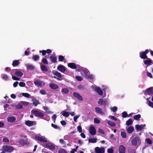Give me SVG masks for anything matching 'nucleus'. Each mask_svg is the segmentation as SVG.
Returning a JSON list of instances; mask_svg holds the SVG:
<instances>
[{
	"mask_svg": "<svg viewBox=\"0 0 153 153\" xmlns=\"http://www.w3.org/2000/svg\"><path fill=\"white\" fill-rule=\"evenodd\" d=\"M3 141L4 142L7 143L9 142V140L7 138L4 137L3 139Z\"/></svg>",
	"mask_w": 153,
	"mask_h": 153,
	"instance_id": "obj_58",
	"label": "nucleus"
},
{
	"mask_svg": "<svg viewBox=\"0 0 153 153\" xmlns=\"http://www.w3.org/2000/svg\"><path fill=\"white\" fill-rule=\"evenodd\" d=\"M104 101L103 99H100L98 101V103L99 105H103Z\"/></svg>",
	"mask_w": 153,
	"mask_h": 153,
	"instance_id": "obj_40",
	"label": "nucleus"
},
{
	"mask_svg": "<svg viewBox=\"0 0 153 153\" xmlns=\"http://www.w3.org/2000/svg\"><path fill=\"white\" fill-rule=\"evenodd\" d=\"M77 130L79 133H81L82 131V128L81 126H79L77 128Z\"/></svg>",
	"mask_w": 153,
	"mask_h": 153,
	"instance_id": "obj_57",
	"label": "nucleus"
},
{
	"mask_svg": "<svg viewBox=\"0 0 153 153\" xmlns=\"http://www.w3.org/2000/svg\"><path fill=\"white\" fill-rule=\"evenodd\" d=\"M135 128L137 130L140 131L143 128V127L139 125H137L135 126Z\"/></svg>",
	"mask_w": 153,
	"mask_h": 153,
	"instance_id": "obj_31",
	"label": "nucleus"
},
{
	"mask_svg": "<svg viewBox=\"0 0 153 153\" xmlns=\"http://www.w3.org/2000/svg\"><path fill=\"white\" fill-rule=\"evenodd\" d=\"M12 79L13 80L17 81L19 80L20 79L19 78L13 75H12Z\"/></svg>",
	"mask_w": 153,
	"mask_h": 153,
	"instance_id": "obj_54",
	"label": "nucleus"
},
{
	"mask_svg": "<svg viewBox=\"0 0 153 153\" xmlns=\"http://www.w3.org/2000/svg\"><path fill=\"white\" fill-rule=\"evenodd\" d=\"M46 91L44 89H41L39 93L42 95H45L46 94Z\"/></svg>",
	"mask_w": 153,
	"mask_h": 153,
	"instance_id": "obj_55",
	"label": "nucleus"
},
{
	"mask_svg": "<svg viewBox=\"0 0 153 153\" xmlns=\"http://www.w3.org/2000/svg\"><path fill=\"white\" fill-rule=\"evenodd\" d=\"M97 142V139L96 138H90L88 139V142L90 143H95Z\"/></svg>",
	"mask_w": 153,
	"mask_h": 153,
	"instance_id": "obj_29",
	"label": "nucleus"
},
{
	"mask_svg": "<svg viewBox=\"0 0 153 153\" xmlns=\"http://www.w3.org/2000/svg\"><path fill=\"white\" fill-rule=\"evenodd\" d=\"M126 149L123 145H121L119 146V153H125Z\"/></svg>",
	"mask_w": 153,
	"mask_h": 153,
	"instance_id": "obj_16",
	"label": "nucleus"
},
{
	"mask_svg": "<svg viewBox=\"0 0 153 153\" xmlns=\"http://www.w3.org/2000/svg\"><path fill=\"white\" fill-rule=\"evenodd\" d=\"M147 92L150 94H153V88H149L147 89Z\"/></svg>",
	"mask_w": 153,
	"mask_h": 153,
	"instance_id": "obj_32",
	"label": "nucleus"
},
{
	"mask_svg": "<svg viewBox=\"0 0 153 153\" xmlns=\"http://www.w3.org/2000/svg\"><path fill=\"white\" fill-rule=\"evenodd\" d=\"M39 53H42L43 56H45L46 53V51L45 50H43L42 51H40Z\"/></svg>",
	"mask_w": 153,
	"mask_h": 153,
	"instance_id": "obj_60",
	"label": "nucleus"
},
{
	"mask_svg": "<svg viewBox=\"0 0 153 153\" xmlns=\"http://www.w3.org/2000/svg\"><path fill=\"white\" fill-rule=\"evenodd\" d=\"M75 78L77 80L79 81H81L82 80V78L80 76H76Z\"/></svg>",
	"mask_w": 153,
	"mask_h": 153,
	"instance_id": "obj_53",
	"label": "nucleus"
},
{
	"mask_svg": "<svg viewBox=\"0 0 153 153\" xmlns=\"http://www.w3.org/2000/svg\"><path fill=\"white\" fill-rule=\"evenodd\" d=\"M111 109L112 111H113V112H115L117 111V107L114 106L113 107L111 108Z\"/></svg>",
	"mask_w": 153,
	"mask_h": 153,
	"instance_id": "obj_47",
	"label": "nucleus"
},
{
	"mask_svg": "<svg viewBox=\"0 0 153 153\" xmlns=\"http://www.w3.org/2000/svg\"><path fill=\"white\" fill-rule=\"evenodd\" d=\"M121 135L123 138H126V133L124 131H121Z\"/></svg>",
	"mask_w": 153,
	"mask_h": 153,
	"instance_id": "obj_39",
	"label": "nucleus"
},
{
	"mask_svg": "<svg viewBox=\"0 0 153 153\" xmlns=\"http://www.w3.org/2000/svg\"><path fill=\"white\" fill-rule=\"evenodd\" d=\"M107 152L108 153H113L114 150L112 148H109L107 149Z\"/></svg>",
	"mask_w": 153,
	"mask_h": 153,
	"instance_id": "obj_62",
	"label": "nucleus"
},
{
	"mask_svg": "<svg viewBox=\"0 0 153 153\" xmlns=\"http://www.w3.org/2000/svg\"><path fill=\"white\" fill-rule=\"evenodd\" d=\"M34 83L36 85L40 87L44 86L45 85V82L43 81L38 80L35 81Z\"/></svg>",
	"mask_w": 153,
	"mask_h": 153,
	"instance_id": "obj_5",
	"label": "nucleus"
},
{
	"mask_svg": "<svg viewBox=\"0 0 153 153\" xmlns=\"http://www.w3.org/2000/svg\"><path fill=\"white\" fill-rule=\"evenodd\" d=\"M35 137L37 140L39 141L45 143H46L47 142V140H46L40 136L36 135L35 136Z\"/></svg>",
	"mask_w": 153,
	"mask_h": 153,
	"instance_id": "obj_10",
	"label": "nucleus"
},
{
	"mask_svg": "<svg viewBox=\"0 0 153 153\" xmlns=\"http://www.w3.org/2000/svg\"><path fill=\"white\" fill-rule=\"evenodd\" d=\"M31 112L34 114L35 116L39 117L41 118L43 117L45 115L43 113L35 109L32 110Z\"/></svg>",
	"mask_w": 153,
	"mask_h": 153,
	"instance_id": "obj_1",
	"label": "nucleus"
},
{
	"mask_svg": "<svg viewBox=\"0 0 153 153\" xmlns=\"http://www.w3.org/2000/svg\"><path fill=\"white\" fill-rule=\"evenodd\" d=\"M62 115L65 117H68L69 116L70 114L68 112L63 111Z\"/></svg>",
	"mask_w": 153,
	"mask_h": 153,
	"instance_id": "obj_38",
	"label": "nucleus"
},
{
	"mask_svg": "<svg viewBox=\"0 0 153 153\" xmlns=\"http://www.w3.org/2000/svg\"><path fill=\"white\" fill-rule=\"evenodd\" d=\"M80 71L83 72V73L85 74V75H87L88 74V72L87 71V70H86L85 69H83L82 68V69H80Z\"/></svg>",
	"mask_w": 153,
	"mask_h": 153,
	"instance_id": "obj_46",
	"label": "nucleus"
},
{
	"mask_svg": "<svg viewBox=\"0 0 153 153\" xmlns=\"http://www.w3.org/2000/svg\"><path fill=\"white\" fill-rule=\"evenodd\" d=\"M147 59L146 60H143V62L144 64L146 65L147 66H148L152 63V60L149 58Z\"/></svg>",
	"mask_w": 153,
	"mask_h": 153,
	"instance_id": "obj_14",
	"label": "nucleus"
},
{
	"mask_svg": "<svg viewBox=\"0 0 153 153\" xmlns=\"http://www.w3.org/2000/svg\"><path fill=\"white\" fill-rule=\"evenodd\" d=\"M105 149L104 148H100L97 147L95 148V152L96 153H104Z\"/></svg>",
	"mask_w": 153,
	"mask_h": 153,
	"instance_id": "obj_8",
	"label": "nucleus"
},
{
	"mask_svg": "<svg viewBox=\"0 0 153 153\" xmlns=\"http://www.w3.org/2000/svg\"><path fill=\"white\" fill-rule=\"evenodd\" d=\"M79 116H80L79 115H76V116H75L74 117V120L75 122H77V120L79 117Z\"/></svg>",
	"mask_w": 153,
	"mask_h": 153,
	"instance_id": "obj_63",
	"label": "nucleus"
},
{
	"mask_svg": "<svg viewBox=\"0 0 153 153\" xmlns=\"http://www.w3.org/2000/svg\"><path fill=\"white\" fill-rule=\"evenodd\" d=\"M146 143L149 144H151L152 143V140L150 138H147L146 140Z\"/></svg>",
	"mask_w": 153,
	"mask_h": 153,
	"instance_id": "obj_52",
	"label": "nucleus"
},
{
	"mask_svg": "<svg viewBox=\"0 0 153 153\" xmlns=\"http://www.w3.org/2000/svg\"><path fill=\"white\" fill-rule=\"evenodd\" d=\"M73 95L75 97L77 98L80 101H82L83 100V98L82 96L77 92H74L73 93Z\"/></svg>",
	"mask_w": 153,
	"mask_h": 153,
	"instance_id": "obj_9",
	"label": "nucleus"
},
{
	"mask_svg": "<svg viewBox=\"0 0 153 153\" xmlns=\"http://www.w3.org/2000/svg\"><path fill=\"white\" fill-rule=\"evenodd\" d=\"M127 130L129 134H131L134 131V129L133 126H130L128 128Z\"/></svg>",
	"mask_w": 153,
	"mask_h": 153,
	"instance_id": "obj_24",
	"label": "nucleus"
},
{
	"mask_svg": "<svg viewBox=\"0 0 153 153\" xmlns=\"http://www.w3.org/2000/svg\"><path fill=\"white\" fill-rule=\"evenodd\" d=\"M39 56L38 55H34L32 57V59L35 61H37L39 59Z\"/></svg>",
	"mask_w": 153,
	"mask_h": 153,
	"instance_id": "obj_34",
	"label": "nucleus"
},
{
	"mask_svg": "<svg viewBox=\"0 0 153 153\" xmlns=\"http://www.w3.org/2000/svg\"><path fill=\"white\" fill-rule=\"evenodd\" d=\"M89 130L90 134L92 135H94L96 133V129L93 126H91L89 128Z\"/></svg>",
	"mask_w": 153,
	"mask_h": 153,
	"instance_id": "obj_6",
	"label": "nucleus"
},
{
	"mask_svg": "<svg viewBox=\"0 0 153 153\" xmlns=\"http://www.w3.org/2000/svg\"><path fill=\"white\" fill-rule=\"evenodd\" d=\"M1 76L3 79L5 80H7L8 79L9 77L7 75L5 74H2Z\"/></svg>",
	"mask_w": 153,
	"mask_h": 153,
	"instance_id": "obj_37",
	"label": "nucleus"
},
{
	"mask_svg": "<svg viewBox=\"0 0 153 153\" xmlns=\"http://www.w3.org/2000/svg\"><path fill=\"white\" fill-rule=\"evenodd\" d=\"M148 105L150 107L153 108V103L152 102L149 101L148 102Z\"/></svg>",
	"mask_w": 153,
	"mask_h": 153,
	"instance_id": "obj_64",
	"label": "nucleus"
},
{
	"mask_svg": "<svg viewBox=\"0 0 153 153\" xmlns=\"http://www.w3.org/2000/svg\"><path fill=\"white\" fill-rule=\"evenodd\" d=\"M141 117L140 114H138L134 116V118L135 120H138Z\"/></svg>",
	"mask_w": 153,
	"mask_h": 153,
	"instance_id": "obj_41",
	"label": "nucleus"
},
{
	"mask_svg": "<svg viewBox=\"0 0 153 153\" xmlns=\"http://www.w3.org/2000/svg\"><path fill=\"white\" fill-rule=\"evenodd\" d=\"M53 74L56 76L53 77L54 79H56L58 80L61 81L62 80V76L61 74L57 71H53Z\"/></svg>",
	"mask_w": 153,
	"mask_h": 153,
	"instance_id": "obj_2",
	"label": "nucleus"
},
{
	"mask_svg": "<svg viewBox=\"0 0 153 153\" xmlns=\"http://www.w3.org/2000/svg\"><path fill=\"white\" fill-rule=\"evenodd\" d=\"M26 68L27 70L31 71L35 69L34 66L32 65H27Z\"/></svg>",
	"mask_w": 153,
	"mask_h": 153,
	"instance_id": "obj_23",
	"label": "nucleus"
},
{
	"mask_svg": "<svg viewBox=\"0 0 153 153\" xmlns=\"http://www.w3.org/2000/svg\"><path fill=\"white\" fill-rule=\"evenodd\" d=\"M22 95L27 98H29L30 96V94L27 93H22Z\"/></svg>",
	"mask_w": 153,
	"mask_h": 153,
	"instance_id": "obj_48",
	"label": "nucleus"
},
{
	"mask_svg": "<svg viewBox=\"0 0 153 153\" xmlns=\"http://www.w3.org/2000/svg\"><path fill=\"white\" fill-rule=\"evenodd\" d=\"M95 110L97 113L102 115L104 114L102 111V109L99 107H96L95 108Z\"/></svg>",
	"mask_w": 153,
	"mask_h": 153,
	"instance_id": "obj_12",
	"label": "nucleus"
},
{
	"mask_svg": "<svg viewBox=\"0 0 153 153\" xmlns=\"http://www.w3.org/2000/svg\"><path fill=\"white\" fill-rule=\"evenodd\" d=\"M57 69L62 73H64L66 71L65 67L62 65H59L57 67Z\"/></svg>",
	"mask_w": 153,
	"mask_h": 153,
	"instance_id": "obj_7",
	"label": "nucleus"
},
{
	"mask_svg": "<svg viewBox=\"0 0 153 153\" xmlns=\"http://www.w3.org/2000/svg\"><path fill=\"white\" fill-rule=\"evenodd\" d=\"M43 109L45 111H46L48 114H50L51 112L49 110L48 108L46 106L43 107Z\"/></svg>",
	"mask_w": 153,
	"mask_h": 153,
	"instance_id": "obj_42",
	"label": "nucleus"
},
{
	"mask_svg": "<svg viewBox=\"0 0 153 153\" xmlns=\"http://www.w3.org/2000/svg\"><path fill=\"white\" fill-rule=\"evenodd\" d=\"M107 123L108 125L112 127L116 125L115 123L114 122L111 121H107Z\"/></svg>",
	"mask_w": 153,
	"mask_h": 153,
	"instance_id": "obj_33",
	"label": "nucleus"
},
{
	"mask_svg": "<svg viewBox=\"0 0 153 153\" xmlns=\"http://www.w3.org/2000/svg\"><path fill=\"white\" fill-rule=\"evenodd\" d=\"M109 118L114 120V121H117V118L114 116L110 115L109 117Z\"/></svg>",
	"mask_w": 153,
	"mask_h": 153,
	"instance_id": "obj_50",
	"label": "nucleus"
},
{
	"mask_svg": "<svg viewBox=\"0 0 153 153\" xmlns=\"http://www.w3.org/2000/svg\"><path fill=\"white\" fill-rule=\"evenodd\" d=\"M32 100L33 101V104L35 106H36L39 103V101L38 100H36L35 99H32Z\"/></svg>",
	"mask_w": 153,
	"mask_h": 153,
	"instance_id": "obj_28",
	"label": "nucleus"
},
{
	"mask_svg": "<svg viewBox=\"0 0 153 153\" xmlns=\"http://www.w3.org/2000/svg\"><path fill=\"white\" fill-rule=\"evenodd\" d=\"M3 148L8 152H11L14 150V147L10 146H3Z\"/></svg>",
	"mask_w": 153,
	"mask_h": 153,
	"instance_id": "obj_4",
	"label": "nucleus"
},
{
	"mask_svg": "<svg viewBox=\"0 0 153 153\" xmlns=\"http://www.w3.org/2000/svg\"><path fill=\"white\" fill-rule=\"evenodd\" d=\"M19 142L20 144L24 146L25 145H27L29 143L27 140H24L23 139H22L20 140Z\"/></svg>",
	"mask_w": 153,
	"mask_h": 153,
	"instance_id": "obj_20",
	"label": "nucleus"
},
{
	"mask_svg": "<svg viewBox=\"0 0 153 153\" xmlns=\"http://www.w3.org/2000/svg\"><path fill=\"white\" fill-rule=\"evenodd\" d=\"M40 68L41 71H42L47 72L48 71V69L47 67L44 65H42L40 66Z\"/></svg>",
	"mask_w": 153,
	"mask_h": 153,
	"instance_id": "obj_25",
	"label": "nucleus"
},
{
	"mask_svg": "<svg viewBox=\"0 0 153 153\" xmlns=\"http://www.w3.org/2000/svg\"><path fill=\"white\" fill-rule=\"evenodd\" d=\"M16 107L17 109H20L23 108L22 105L20 104L16 105Z\"/></svg>",
	"mask_w": 153,
	"mask_h": 153,
	"instance_id": "obj_49",
	"label": "nucleus"
},
{
	"mask_svg": "<svg viewBox=\"0 0 153 153\" xmlns=\"http://www.w3.org/2000/svg\"><path fill=\"white\" fill-rule=\"evenodd\" d=\"M45 146L47 148L51 150L54 149L55 148V146L50 143H46L45 145Z\"/></svg>",
	"mask_w": 153,
	"mask_h": 153,
	"instance_id": "obj_18",
	"label": "nucleus"
},
{
	"mask_svg": "<svg viewBox=\"0 0 153 153\" xmlns=\"http://www.w3.org/2000/svg\"><path fill=\"white\" fill-rule=\"evenodd\" d=\"M16 119V118L14 116L8 117L7 118V122L10 123L14 122Z\"/></svg>",
	"mask_w": 153,
	"mask_h": 153,
	"instance_id": "obj_11",
	"label": "nucleus"
},
{
	"mask_svg": "<svg viewBox=\"0 0 153 153\" xmlns=\"http://www.w3.org/2000/svg\"><path fill=\"white\" fill-rule=\"evenodd\" d=\"M85 78L88 79L93 80L94 78L93 76L92 75H88L87 74V75H85Z\"/></svg>",
	"mask_w": 153,
	"mask_h": 153,
	"instance_id": "obj_36",
	"label": "nucleus"
},
{
	"mask_svg": "<svg viewBox=\"0 0 153 153\" xmlns=\"http://www.w3.org/2000/svg\"><path fill=\"white\" fill-rule=\"evenodd\" d=\"M140 143V140L138 136L135 137L131 141V144L132 145L136 146L137 145V142Z\"/></svg>",
	"mask_w": 153,
	"mask_h": 153,
	"instance_id": "obj_3",
	"label": "nucleus"
},
{
	"mask_svg": "<svg viewBox=\"0 0 153 153\" xmlns=\"http://www.w3.org/2000/svg\"><path fill=\"white\" fill-rule=\"evenodd\" d=\"M94 122L98 124L100 123V120L97 118H94Z\"/></svg>",
	"mask_w": 153,
	"mask_h": 153,
	"instance_id": "obj_56",
	"label": "nucleus"
},
{
	"mask_svg": "<svg viewBox=\"0 0 153 153\" xmlns=\"http://www.w3.org/2000/svg\"><path fill=\"white\" fill-rule=\"evenodd\" d=\"M19 60H14L13 62L12 65L13 67H15L19 65Z\"/></svg>",
	"mask_w": 153,
	"mask_h": 153,
	"instance_id": "obj_27",
	"label": "nucleus"
},
{
	"mask_svg": "<svg viewBox=\"0 0 153 153\" xmlns=\"http://www.w3.org/2000/svg\"><path fill=\"white\" fill-rule=\"evenodd\" d=\"M95 91L98 94L100 95H102L103 94V91L100 88L98 87H95Z\"/></svg>",
	"mask_w": 153,
	"mask_h": 153,
	"instance_id": "obj_17",
	"label": "nucleus"
},
{
	"mask_svg": "<svg viewBox=\"0 0 153 153\" xmlns=\"http://www.w3.org/2000/svg\"><path fill=\"white\" fill-rule=\"evenodd\" d=\"M140 58L143 59H145L148 58L147 56L145 53V52H140Z\"/></svg>",
	"mask_w": 153,
	"mask_h": 153,
	"instance_id": "obj_19",
	"label": "nucleus"
},
{
	"mask_svg": "<svg viewBox=\"0 0 153 153\" xmlns=\"http://www.w3.org/2000/svg\"><path fill=\"white\" fill-rule=\"evenodd\" d=\"M128 116L127 113L124 111L122 113V116L123 118H126Z\"/></svg>",
	"mask_w": 153,
	"mask_h": 153,
	"instance_id": "obj_45",
	"label": "nucleus"
},
{
	"mask_svg": "<svg viewBox=\"0 0 153 153\" xmlns=\"http://www.w3.org/2000/svg\"><path fill=\"white\" fill-rule=\"evenodd\" d=\"M61 91L62 92L67 94L68 93L69 91L66 88H63L62 89Z\"/></svg>",
	"mask_w": 153,
	"mask_h": 153,
	"instance_id": "obj_35",
	"label": "nucleus"
},
{
	"mask_svg": "<svg viewBox=\"0 0 153 153\" xmlns=\"http://www.w3.org/2000/svg\"><path fill=\"white\" fill-rule=\"evenodd\" d=\"M16 71L14 73V74L16 76L19 77H21L23 75V73L20 71L18 70L17 69H15Z\"/></svg>",
	"mask_w": 153,
	"mask_h": 153,
	"instance_id": "obj_13",
	"label": "nucleus"
},
{
	"mask_svg": "<svg viewBox=\"0 0 153 153\" xmlns=\"http://www.w3.org/2000/svg\"><path fill=\"white\" fill-rule=\"evenodd\" d=\"M34 121L27 120L25 122V124L28 126L30 127L33 125Z\"/></svg>",
	"mask_w": 153,
	"mask_h": 153,
	"instance_id": "obj_22",
	"label": "nucleus"
},
{
	"mask_svg": "<svg viewBox=\"0 0 153 153\" xmlns=\"http://www.w3.org/2000/svg\"><path fill=\"white\" fill-rule=\"evenodd\" d=\"M58 59L59 61L62 62L64 59V57L62 55H60L59 56Z\"/></svg>",
	"mask_w": 153,
	"mask_h": 153,
	"instance_id": "obj_44",
	"label": "nucleus"
},
{
	"mask_svg": "<svg viewBox=\"0 0 153 153\" xmlns=\"http://www.w3.org/2000/svg\"><path fill=\"white\" fill-rule=\"evenodd\" d=\"M98 132L100 133H101L102 134H105V132L103 130L101 129V128H98Z\"/></svg>",
	"mask_w": 153,
	"mask_h": 153,
	"instance_id": "obj_59",
	"label": "nucleus"
},
{
	"mask_svg": "<svg viewBox=\"0 0 153 153\" xmlns=\"http://www.w3.org/2000/svg\"><path fill=\"white\" fill-rule=\"evenodd\" d=\"M25 83L22 82H21L19 83V85L21 87H24L25 86Z\"/></svg>",
	"mask_w": 153,
	"mask_h": 153,
	"instance_id": "obj_51",
	"label": "nucleus"
},
{
	"mask_svg": "<svg viewBox=\"0 0 153 153\" xmlns=\"http://www.w3.org/2000/svg\"><path fill=\"white\" fill-rule=\"evenodd\" d=\"M50 87L52 89H56L59 88L58 86L54 84H50Z\"/></svg>",
	"mask_w": 153,
	"mask_h": 153,
	"instance_id": "obj_26",
	"label": "nucleus"
},
{
	"mask_svg": "<svg viewBox=\"0 0 153 153\" xmlns=\"http://www.w3.org/2000/svg\"><path fill=\"white\" fill-rule=\"evenodd\" d=\"M58 152L59 153H67L65 150L64 149L59 150Z\"/></svg>",
	"mask_w": 153,
	"mask_h": 153,
	"instance_id": "obj_61",
	"label": "nucleus"
},
{
	"mask_svg": "<svg viewBox=\"0 0 153 153\" xmlns=\"http://www.w3.org/2000/svg\"><path fill=\"white\" fill-rule=\"evenodd\" d=\"M42 62L45 65L48 64V61L46 58H42Z\"/></svg>",
	"mask_w": 153,
	"mask_h": 153,
	"instance_id": "obj_43",
	"label": "nucleus"
},
{
	"mask_svg": "<svg viewBox=\"0 0 153 153\" xmlns=\"http://www.w3.org/2000/svg\"><path fill=\"white\" fill-rule=\"evenodd\" d=\"M133 123V121L131 119H129L127 120L126 122V125L129 126L131 125Z\"/></svg>",
	"mask_w": 153,
	"mask_h": 153,
	"instance_id": "obj_30",
	"label": "nucleus"
},
{
	"mask_svg": "<svg viewBox=\"0 0 153 153\" xmlns=\"http://www.w3.org/2000/svg\"><path fill=\"white\" fill-rule=\"evenodd\" d=\"M50 58L52 62L54 63L57 62V58L56 56L52 55L50 57Z\"/></svg>",
	"mask_w": 153,
	"mask_h": 153,
	"instance_id": "obj_21",
	"label": "nucleus"
},
{
	"mask_svg": "<svg viewBox=\"0 0 153 153\" xmlns=\"http://www.w3.org/2000/svg\"><path fill=\"white\" fill-rule=\"evenodd\" d=\"M68 66L72 69H76L77 68V66L74 63H69L68 64Z\"/></svg>",
	"mask_w": 153,
	"mask_h": 153,
	"instance_id": "obj_15",
	"label": "nucleus"
}]
</instances>
